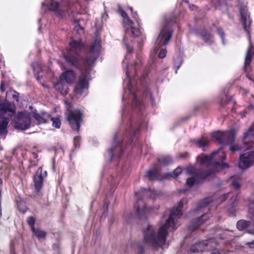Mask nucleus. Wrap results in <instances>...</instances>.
<instances>
[{
  "instance_id": "obj_49",
  "label": "nucleus",
  "mask_w": 254,
  "mask_h": 254,
  "mask_svg": "<svg viewBox=\"0 0 254 254\" xmlns=\"http://www.w3.org/2000/svg\"><path fill=\"white\" fill-rule=\"evenodd\" d=\"M194 7V6L193 5H192V6H190V9L192 10H193V7Z\"/></svg>"
},
{
  "instance_id": "obj_55",
  "label": "nucleus",
  "mask_w": 254,
  "mask_h": 254,
  "mask_svg": "<svg viewBox=\"0 0 254 254\" xmlns=\"http://www.w3.org/2000/svg\"><path fill=\"white\" fill-rule=\"evenodd\" d=\"M53 247H56L57 248H58V246H56V245H54Z\"/></svg>"
},
{
  "instance_id": "obj_52",
  "label": "nucleus",
  "mask_w": 254,
  "mask_h": 254,
  "mask_svg": "<svg viewBox=\"0 0 254 254\" xmlns=\"http://www.w3.org/2000/svg\"><path fill=\"white\" fill-rule=\"evenodd\" d=\"M20 211L24 213L26 211V210L25 209H23L22 210H20Z\"/></svg>"
},
{
  "instance_id": "obj_22",
  "label": "nucleus",
  "mask_w": 254,
  "mask_h": 254,
  "mask_svg": "<svg viewBox=\"0 0 254 254\" xmlns=\"http://www.w3.org/2000/svg\"><path fill=\"white\" fill-rule=\"evenodd\" d=\"M158 162L163 165H168L172 163V159L170 156H164L158 158Z\"/></svg>"
},
{
  "instance_id": "obj_8",
  "label": "nucleus",
  "mask_w": 254,
  "mask_h": 254,
  "mask_svg": "<svg viewBox=\"0 0 254 254\" xmlns=\"http://www.w3.org/2000/svg\"><path fill=\"white\" fill-rule=\"evenodd\" d=\"M82 113L80 111L76 110L74 111H68L67 119L73 130L78 131L80 127Z\"/></svg>"
},
{
  "instance_id": "obj_36",
  "label": "nucleus",
  "mask_w": 254,
  "mask_h": 254,
  "mask_svg": "<svg viewBox=\"0 0 254 254\" xmlns=\"http://www.w3.org/2000/svg\"><path fill=\"white\" fill-rule=\"evenodd\" d=\"M32 66L34 71L39 73L41 70V65L38 63H33Z\"/></svg>"
},
{
  "instance_id": "obj_19",
  "label": "nucleus",
  "mask_w": 254,
  "mask_h": 254,
  "mask_svg": "<svg viewBox=\"0 0 254 254\" xmlns=\"http://www.w3.org/2000/svg\"><path fill=\"white\" fill-rule=\"evenodd\" d=\"M32 116L36 120L38 125L46 123L49 119V116L45 113L42 114V115L33 113Z\"/></svg>"
},
{
  "instance_id": "obj_13",
  "label": "nucleus",
  "mask_w": 254,
  "mask_h": 254,
  "mask_svg": "<svg viewBox=\"0 0 254 254\" xmlns=\"http://www.w3.org/2000/svg\"><path fill=\"white\" fill-rule=\"evenodd\" d=\"M42 168H39L37 170L34 178L35 187L38 191H39L41 188L43 182V178L42 175Z\"/></svg>"
},
{
  "instance_id": "obj_51",
  "label": "nucleus",
  "mask_w": 254,
  "mask_h": 254,
  "mask_svg": "<svg viewBox=\"0 0 254 254\" xmlns=\"http://www.w3.org/2000/svg\"><path fill=\"white\" fill-rule=\"evenodd\" d=\"M253 225L254 226V228L253 229V232L252 233L254 234V223L253 224Z\"/></svg>"
},
{
  "instance_id": "obj_1",
  "label": "nucleus",
  "mask_w": 254,
  "mask_h": 254,
  "mask_svg": "<svg viewBox=\"0 0 254 254\" xmlns=\"http://www.w3.org/2000/svg\"><path fill=\"white\" fill-rule=\"evenodd\" d=\"M70 49L64 58L67 64L80 69L81 74L78 81L75 85L74 92L76 96L81 95L89 87L90 71L101 50V43L96 39L91 45L86 60L81 59L78 52L83 48V45L81 40H72L69 43Z\"/></svg>"
},
{
  "instance_id": "obj_18",
  "label": "nucleus",
  "mask_w": 254,
  "mask_h": 254,
  "mask_svg": "<svg viewBox=\"0 0 254 254\" xmlns=\"http://www.w3.org/2000/svg\"><path fill=\"white\" fill-rule=\"evenodd\" d=\"M135 206L137 207V213L140 217H143V213L150 211V209L144 205L141 199L138 200Z\"/></svg>"
},
{
  "instance_id": "obj_58",
  "label": "nucleus",
  "mask_w": 254,
  "mask_h": 254,
  "mask_svg": "<svg viewBox=\"0 0 254 254\" xmlns=\"http://www.w3.org/2000/svg\"><path fill=\"white\" fill-rule=\"evenodd\" d=\"M179 67H180V65L177 66V69H179Z\"/></svg>"
},
{
  "instance_id": "obj_45",
  "label": "nucleus",
  "mask_w": 254,
  "mask_h": 254,
  "mask_svg": "<svg viewBox=\"0 0 254 254\" xmlns=\"http://www.w3.org/2000/svg\"><path fill=\"white\" fill-rule=\"evenodd\" d=\"M211 254H221L217 250H214Z\"/></svg>"
},
{
  "instance_id": "obj_44",
  "label": "nucleus",
  "mask_w": 254,
  "mask_h": 254,
  "mask_svg": "<svg viewBox=\"0 0 254 254\" xmlns=\"http://www.w3.org/2000/svg\"><path fill=\"white\" fill-rule=\"evenodd\" d=\"M218 31L219 34L220 35L222 40H223V33L222 31H221V29H218Z\"/></svg>"
},
{
  "instance_id": "obj_39",
  "label": "nucleus",
  "mask_w": 254,
  "mask_h": 254,
  "mask_svg": "<svg viewBox=\"0 0 254 254\" xmlns=\"http://www.w3.org/2000/svg\"><path fill=\"white\" fill-rule=\"evenodd\" d=\"M232 186L236 189H239L240 188V184L238 180H234L233 179L232 182Z\"/></svg>"
},
{
  "instance_id": "obj_3",
  "label": "nucleus",
  "mask_w": 254,
  "mask_h": 254,
  "mask_svg": "<svg viewBox=\"0 0 254 254\" xmlns=\"http://www.w3.org/2000/svg\"><path fill=\"white\" fill-rule=\"evenodd\" d=\"M230 195H231V194L228 193L222 195L217 201H214V199L212 198H206L199 202L195 210L191 213H194V215L200 214L201 213L203 214L200 217L194 219L191 221V223L189 226V230L193 231L197 228L199 225L208 218V217L206 212L209 210L210 208L213 205H217L220 202L225 200L226 197H229Z\"/></svg>"
},
{
  "instance_id": "obj_47",
  "label": "nucleus",
  "mask_w": 254,
  "mask_h": 254,
  "mask_svg": "<svg viewBox=\"0 0 254 254\" xmlns=\"http://www.w3.org/2000/svg\"><path fill=\"white\" fill-rule=\"evenodd\" d=\"M193 172L192 170H190L189 168H187L186 170V172L187 174H191Z\"/></svg>"
},
{
  "instance_id": "obj_34",
  "label": "nucleus",
  "mask_w": 254,
  "mask_h": 254,
  "mask_svg": "<svg viewBox=\"0 0 254 254\" xmlns=\"http://www.w3.org/2000/svg\"><path fill=\"white\" fill-rule=\"evenodd\" d=\"M51 120L53 122V126L56 128H60L61 123L59 118H51Z\"/></svg>"
},
{
  "instance_id": "obj_46",
  "label": "nucleus",
  "mask_w": 254,
  "mask_h": 254,
  "mask_svg": "<svg viewBox=\"0 0 254 254\" xmlns=\"http://www.w3.org/2000/svg\"><path fill=\"white\" fill-rule=\"evenodd\" d=\"M138 252L140 253V254H142L143 252H144V249L143 248H142L141 247H138Z\"/></svg>"
},
{
  "instance_id": "obj_12",
  "label": "nucleus",
  "mask_w": 254,
  "mask_h": 254,
  "mask_svg": "<svg viewBox=\"0 0 254 254\" xmlns=\"http://www.w3.org/2000/svg\"><path fill=\"white\" fill-rule=\"evenodd\" d=\"M240 13L241 15V20L243 24V27L246 32H249V30L247 29L249 27L251 24V21L250 20V16L247 12V10L245 8H240Z\"/></svg>"
},
{
  "instance_id": "obj_43",
  "label": "nucleus",
  "mask_w": 254,
  "mask_h": 254,
  "mask_svg": "<svg viewBox=\"0 0 254 254\" xmlns=\"http://www.w3.org/2000/svg\"><path fill=\"white\" fill-rule=\"evenodd\" d=\"M247 245H248L250 248H254V241H253L251 242L248 243Z\"/></svg>"
},
{
  "instance_id": "obj_7",
  "label": "nucleus",
  "mask_w": 254,
  "mask_h": 254,
  "mask_svg": "<svg viewBox=\"0 0 254 254\" xmlns=\"http://www.w3.org/2000/svg\"><path fill=\"white\" fill-rule=\"evenodd\" d=\"M31 120L29 114L26 112H19L14 120V127L19 130H26L31 125Z\"/></svg>"
},
{
  "instance_id": "obj_23",
  "label": "nucleus",
  "mask_w": 254,
  "mask_h": 254,
  "mask_svg": "<svg viewBox=\"0 0 254 254\" xmlns=\"http://www.w3.org/2000/svg\"><path fill=\"white\" fill-rule=\"evenodd\" d=\"M252 223L245 220H240L237 222V228L242 231L247 228L248 226L252 225Z\"/></svg>"
},
{
  "instance_id": "obj_17",
  "label": "nucleus",
  "mask_w": 254,
  "mask_h": 254,
  "mask_svg": "<svg viewBox=\"0 0 254 254\" xmlns=\"http://www.w3.org/2000/svg\"><path fill=\"white\" fill-rule=\"evenodd\" d=\"M56 90H58L63 95L66 94L68 93V88L63 81H60L54 85Z\"/></svg>"
},
{
  "instance_id": "obj_60",
  "label": "nucleus",
  "mask_w": 254,
  "mask_h": 254,
  "mask_svg": "<svg viewBox=\"0 0 254 254\" xmlns=\"http://www.w3.org/2000/svg\"><path fill=\"white\" fill-rule=\"evenodd\" d=\"M249 78L250 79L253 80V79L252 78L249 77Z\"/></svg>"
},
{
  "instance_id": "obj_16",
  "label": "nucleus",
  "mask_w": 254,
  "mask_h": 254,
  "mask_svg": "<svg viewBox=\"0 0 254 254\" xmlns=\"http://www.w3.org/2000/svg\"><path fill=\"white\" fill-rule=\"evenodd\" d=\"M141 61L140 59H137L134 64L131 65H127V67L126 75L129 78V81L130 82V78L129 77V70H132L134 73H136L137 69L139 67L141 64Z\"/></svg>"
},
{
  "instance_id": "obj_38",
  "label": "nucleus",
  "mask_w": 254,
  "mask_h": 254,
  "mask_svg": "<svg viewBox=\"0 0 254 254\" xmlns=\"http://www.w3.org/2000/svg\"><path fill=\"white\" fill-rule=\"evenodd\" d=\"M202 34L203 38L206 42H208L209 40H210L211 36L209 33H207L206 32H203Z\"/></svg>"
},
{
  "instance_id": "obj_33",
  "label": "nucleus",
  "mask_w": 254,
  "mask_h": 254,
  "mask_svg": "<svg viewBox=\"0 0 254 254\" xmlns=\"http://www.w3.org/2000/svg\"><path fill=\"white\" fill-rule=\"evenodd\" d=\"M196 182V179L194 177H191L187 179L186 184L188 186L192 187Z\"/></svg>"
},
{
  "instance_id": "obj_32",
  "label": "nucleus",
  "mask_w": 254,
  "mask_h": 254,
  "mask_svg": "<svg viewBox=\"0 0 254 254\" xmlns=\"http://www.w3.org/2000/svg\"><path fill=\"white\" fill-rule=\"evenodd\" d=\"M59 7V3L54 1V0H51L50 2V6H49V9L55 11L58 9V8Z\"/></svg>"
},
{
  "instance_id": "obj_15",
  "label": "nucleus",
  "mask_w": 254,
  "mask_h": 254,
  "mask_svg": "<svg viewBox=\"0 0 254 254\" xmlns=\"http://www.w3.org/2000/svg\"><path fill=\"white\" fill-rule=\"evenodd\" d=\"M75 78V74L72 70H68L63 73L61 76V81L64 80L67 83L72 82Z\"/></svg>"
},
{
  "instance_id": "obj_2",
  "label": "nucleus",
  "mask_w": 254,
  "mask_h": 254,
  "mask_svg": "<svg viewBox=\"0 0 254 254\" xmlns=\"http://www.w3.org/2000/svg\"><path fill=\"white\" fill-rule=\"evenodd\" d=\"M187 203L186 199H181L177 207L172 209L165 223L162 225L157 231L153 225L147 224L143 231L145 243L154 249L162 248L166 244L168 230L174 231L179 225L178 220L182 215V209Z\"/></svg>"
},
{
  "instance_id": "obj_11",
  "label": "nucleus",
  "mask_w": 254,
  "mask_h": 254,
  "mask_svg": "<svg viewBox=\"0 0 254 254\" xmlns=\"http://www.w3.org/2000/svg\"><path fill=\"white\" fill-rule=\"evenodd\" d=\"M254 163V151H250L240 156L239 167L241 169H247Z\"/></svg>"
},
{
  "instance_id": "obj_53",
  "label": "nucleus",
  "mask_w": 254,
  "mask_h": 254,
  "mask_svg": "<svg viewBox=\"0 0 254 254\" xmlns=\"http://www.w3.org/2000/svg\"><path fill=\"white\" fill-rule=\"evenodd\" d=\"M33 155H34V157L35 158L37 157V154H33Z\"/></svg>"
},
{
  "instance_id": "obj_27",
  "label": "nucleus",
  "mask_w": 254,
  "mask_h": 254,
  "mask_svg": "<svg viewBox=\"0 0 254 254\" xmlns=\"http://www.w3.org/2000/svg\"><path fill=\"white\" fill-rule=\"evenodd\" d=\"M32 231L38 238H44L47 235L46 232L39 229L34 228Z\"/></svg>"
},
{
  "instance_id": "obj_10",
  "label": "nucleus",
  "mask_w": 254,
  "mask_h": 254,
  "mask_svg": "<svg viewBox=\"0 0 254 254\" xmlns=\"http://www.w3.org/2000/svg\"><path fill=\"white\" fill-rule=\"evenodd\" d=\"M172 31L168 25L162 29L156 40V47L167 45L171 39Z\"/></svg>"
},
{
  "instance_id": "obj_59",
  "label": "nucleus",
  "mask_w": 254,
  "mask_h": 254,
  "mask_svg": "<svg viewBox=\"0 0 254 254\" xmlns=\"http://www.w3.org/2000/svg\"><path fill=\"white\" fill-rule=\"evenodd\" d=\"M37 80H39V77H37Z\"/></svg>"
},
{
  "instance_id": "obj_29",
  "label": "nucleus",
  "mask_w": 254,
  "mask_h": 254,
  "mask_svg": "<svg viewBox=\"0 0 254 254\" xmlns=\"http://www.w3.org/2000/svg\"><path fill=\"white\" fill-rule=\"evenodd\" d=\"M122 150L121 147L118 145L115 148H111L109 150V155L111 157V159L113 158L114 154H116L117 152H121Z\"/></svg>"
},
{
  "instance_id": "obj_20",
  "label": "nucleus",
  "mask_w": 254,
  "mask_h": 254,
  "mask_svg": "<svg viewBox=\"0 0 254 254\" xmlns=\"http://www.w3.org/2000/svg\"><path fill=\"white\" fill-rule=\"evenodd\" d=\"M159 177V172L156 169L148 170L147 172L145 177L150 181L157 179Z\"/></svg>"
},
{
  "instance_id": "obj_24",
  "label": "nucleus",
  "mask_w": 254,
  "mask_h": 254,
  "mask_svg": "<svg viewBox=\"0 0 254 254\" xmlns=\"http://www.w3.org/2000/svg\"><path fill=\"white\" fill-rule=\"evenodd\" d=\"M119 11L121 16L125 18L124 22L126 23V25L133 24V21L129 18L127 13L121 7H119Z\"/></svg>"
},
{
  "instance_id": "obj_50",
  "label": "nucleus",
  "mask_w": 254,
  "mask_h": 254,
  "mask_svg": "<svg viewBox=\"0 0 254 254\" xmlns=\"http://www.w3.org/2000/svg\"><path fill=\"white\" fill-rule=\"evenodd\" d=\"M231 198L233 199L234 201L235 202L236 200V197H235L233 198V197H231Z\"/></svg>"
},
{
  "instance_id": "obj_41",
  "label": "nucleus",
  "mask_w": 254,
  "mask_h": 254,
  "mask_svg": "<svg viewBox=\"0 0 254 254\" xmlns=\"http://www.w3.org/2000/svg\"><path fill=\"white\" fill-rule=\"evenodd\" d=\"M212 173H213V170L212 171H208V172L203 173L202 174H200V177L202 178L205 179L207 176L211 175Z\"/></svg>"
},
{
  "instance_id": "obj_4",
  "label": "nucleus",
  "mask_w": 254,
  "mask_h": 254,
  "mask_svg": "<svg viewBox=\"0 0 254 254\" xmlns=\"http://www.w3.org/2000/svg\"><path fill=\"white\" fill-rule=\"evenodd\" d=\"M225 157L224 152L220 149L213 152L210 156L204 154L198 156L197 161L201 164H207L209 169L212 168L219 171L229 167L227 163L222 162L225 159Z\"/></svg>"
},
{
  "instance_id": "obj_42",
  "label": "nucleus",
  "mask_w": 254,
  "mask_h": 254,
  "mask_svg": "<svg viewBox=\"0 0 254 254\" xmlns=\"http://www.w3.org/2000/svg\"><path fill=\"white\" fill-rule=\"evenodd\" d=\"M12 93V98L14 100H15L16 101L18 102V97H19V93L15 92V91L11 92Z\"/></svg>"
},
{
  "instance_id": "obj_30",
  "label": "nucleus",
  "mask_w": 254,
  "mask_h": 254,
  "mask_svg": "<svg viewBox=\"0 0 254 254\" xmlns=\"http://www.w3.org/2000/svg\"><path fill=\"white\" fill-rule=\"evenodd\" d=\"M79 21L77 19L74 20V23L75 25L74 30L79 34L83 33V28L78 24Z\"/></svg>"
},
{
  "instance_id": "obj_40",
  "label": "nucleus",
  "mask_w": 254,
  "mask_h": 254,
  "mask_svg": "<svg viewBox=\"0 0 254 254\" xmlns=\"http://www.w3.org/2000/svg\"><path fill=\"white\" fill-rule=\"evenodd\" d=\"M123 41H124V43H125V44L126 45L127 52H131L132 51V46H130L129 44H127L126 43V37L124 38Z\"/></svg>"
},
{
  "instance_id": "obj_5",
  "label": "nucleus",
  "mask_w": 254,
  "mask_h": 254,
  "mask_svg": "<svg viewBox=\"0 0 254 254\" xmlns=\"http://www.w3.org/2000/svg\"><path fill=\"white\" fill-rule=\"evenodd\" d=\"M15 112L12 103L5 100L0 104V134L5 135L8 132L7 126L10 118Z\"/></svg>"
},
{
  "instance_id": "obj_21",
  "label": "nucleus",
  "mask_w": 254,
  "mask_h": 254,
  "mask_svg": "<svg viewBox=\"0 0 254 254\" xmlns=\"http://www.w3.org/2000/svg\"><path fill=\"white\" fill-rule=\"evenodd\" d=\"M252 45L250 44V45L247 51L246 57H245V66H249L251 63L253 52L252 51Z\"/></svg>"
},
{
  "instance_id": "obj_28",
  "label": "nucleus",
  "mask_w": 254,
  "mask_h": 254,
  "mask_svg": "<svg viewBox=\"0 0 254 254\" xmlns=\"http://www.w3.org/2000/svg\"><path fill=\"white\" fill-rule=\"evenodd\" d=\"M132 96L133 97V100L132 101V107L134 108H139V110L141 109V103L137 99L136 95L134 93H132Z\"/></svg>"
},
{
  "instance_id": "obj_31",
  "label": "nucleus",
  "mask_w": 254,
  "mask_h": 254,
  "mask_svg": "<svg viewBox=\"0 0 254 254\" xmlns=\"http://www.w3.org/2000/svg\"><path fill=\"white\" fill-rule=\"evenodd\" d=\"M182 169L180 167H178L172 173L168 174L167 176H171L173 178H176L182 173Z\"/></svg>"
},
{
  "instance_id": "obj_48",
  "label": "nucleus",
  "mask_w": 254,
  "mask_h": 254,
  "mask_svg": "<svg viewBox=\"0 0 254 254\" xmlns=\"http://www.w3.org/2000/svg\"><path fill=\"white\" fill-rule=\"evenodd\" d=\"M79 138V137L78 136H77L74 137V141L75 142L76 141H78Z\"/></svg>"
},
{
  "instance_id": "obj_37",
  "label": "nucleus",
  "mask_w": 254,
  "mask_h": 254,
  "mask_svg": "<svg viewBox=\"0 0 254 254\" xmlns=\"http://www.w3.org/2000/svg\"><path fill=\"white\" fill-rule=\"evenodd\" d=\"M166 53L167 50L166 48L162 49L158 54L159 58L161 59L164 58L166 56Z\"/></svg>"
},
{
  "instance_id": "obj_6",
  "label": "nucleus",
  "mask_w": 254,
  "mask_h": 254,
  "mask_svg": "<svg viewBox=\"0 0 254 254\" xmlns=\"http://www.w3.org/2000/svg\"><path fill=\"white\" fill-rule=\"evenodd\" d=\"M235 132L234 129L227 132H222L217 131L212 133V137L219 144L230 145V150L232 152L241 149L238 145L233 144L235 140Z\"/></svg>"
},
{
  "instance_id": "obj_35",
  "label": "nucleus",
  "mask_w": 254,
  "mask_h": 254,
  "mask_svg": "<svg viewBox=\"0 0 254 254\" xmlns=\"http://www.w3.org/2000/svg\"><path fill=\"white\" fill-rule=\"evenodd\" d=\"M35 221V218L32 216L29 217L27 219V223L30 226L32 230L35 228L34 226Z\"/></svg>"
},
{
  "instance_id": "obj_56",
  "label": "nucleus",
  "mask_w": 254,
  "mask_h": 254,
  "mask_svg": "<svg viewBox=\"0 0 254 254\" xmlns=\"http://www.w3.org/2000/svg\"><path fill=\"white\" fill-rule=\"evenodd\" d=\"M130 9L132 11V7H130Z\"/></svg>"
},
{
  "instance_id": "obj_14",
  "label": "nucleus",
  "mask_w": 254,
  "mask_h": 254,
  "mask_svg": "<svg viewBox=\"0 0 254 254\" xmlns=\"http://www.w3.org/2000/svg\"><path fill=\"white\" fill-rule=\"evenodd\" d=\"M132 24L125 25L126 28V36L130 35L132 37H138L139 36L140 32L137 29L134 28Z\"/></svg>"
},
{
  "instance_id": "obj_25",
  "label": "nucleus",
  "mask_w": 254,
  "mask_h": 254,
  "mask_svg": "<svg viewBox=\"0 0 254 254\" xmlns=\"http://www.w3.org/2000/svg\"><path fill=\"white\" fill-rule=\"evenodd\" d=\"M209 141L205 137L197 139L195 141V144L197 147L203 148L208 146Z\"/></svg>"
},
{
  "instance_id": "obj_26",
  "label": "nucleus",
  "mask_w": 254,
  "mask_h": 254,
  "mask_svg": "<svg viewBox=\"0 0 254 254\" xmlns=\"http://www.w3.org/2000/svg\"><path fill=\"white\" fill-rule=\"evenodd\" d=\"M249 138V140L252 141V138H254V122L249 131L245 133L243 139Z\"/></svg>"
},
{
  "instance_id": "obj_9",
  "label": "nucleus",
  "mask_w": 254,
  "mask_h": 254,
  "mask_svg": "<svg viewBox=\"0 0 254 254\" xmlns=\"http://www.w3.org/2000/svg\"><path fill=\"white\" fill-rule=\"evenodd\" d=\"M217 242L214 239H210L194 244L191 247L190 250L193 253L208 251L214 248Z\"/></svg>"
},
{
  "instance_id": "obj_57",
  "label": "nucleus",
  "mask_w": 254,
  "mask_h": 254,
  "mask_svg": "<svg viewBox=\"0 0 254 254\" xmlns=\"http://www.w3.org/2000/svg\"><path fill=\"white\" fill-rule=\"evenodd\" d=\"M20 205H21V203H19L18 205V206L19 207L20 206Z\"/></svg>"
},
{
  "instance_id": "obj_54",
  "label": "nucleus",
  "mask_w": 254,
  "mask_h": 254,
  "mask_svg": "<svg viewBox=\"0 0 254 254\" xmlns=\"http://www.w3.org/2000/svg\"><path fill=\"white\" fill-rule=\"evenodd\" d=\"M184 1H185L186 2H188V1L187 0H183Z\"/></svg>"
}]
</instances>
